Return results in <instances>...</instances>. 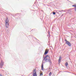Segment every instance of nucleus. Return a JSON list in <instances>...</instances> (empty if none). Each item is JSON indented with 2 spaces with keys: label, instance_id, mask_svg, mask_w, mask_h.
<instances>
[{
  "label": "nucleus",
  "instance_id": "15",
  "mask_svg": "<svg viewBox=\"0 0 76 76\" xmlns=\"http://www.w3.org/2000/svg\"><path fill=\"white\" fill-rule=\"evenodd\" d=\"M59 12H61V11H59Z\"/></svg>",
  "mask_w": 76,
  "mask_h": 76
},
{
  "label": "nucleus",
  "instance_id": "4",
  "mask_svg": "<svg viewBox=\"0 0 76 76\" xmlns=\"http://www.w3.org/2000/svg\"><path fill=\"white\" fill-rule=\"evenodd\" d=\"M65 41L66 42V43L67 45H68L69 47H70L71 46V43H70L69 42L67 41L66 39L65 40Z\"/></svg>",
  "mask_w": 76,
  "mask_h": 76
},
{
  "label": "nucleus",
  "instance_id": "6",
  "mask_svg": "<svg viewBox=\"0 0 76 76\" xmlns=\"http://www.w3.org/2000/svg\"><path fill=\"white\" fill-rule=\"evenodd\" d=\"M3 64H4L3 61H1V64H0L1 68H3Z\"/></svg>",
  "mask_w": 76,
  "mask_h": 76
},
{
  "label": "nucleus",
  "instance_id": "10",
  "mask_svg": "<svg viewBox=\"0 0 76 76\" xmlns=\"http://www.w3.org/2000/svg\"><path fill=\"white\" fill-rule=\"evenodd\" d=\"M68 11L69 13H70V12H72V10H68Z\"/></svg>",
  "mask_w": 76,
  "mask_h": 76
},
{
  "label": "nucleus",
  "instance_id": "18",
  "mask_svg": "<svg viewBox=\"0 0 76 76\" xmlns=\"http://www.w3.org/2000/svg\"><path fill=\"white\" fill-rule=\"evenodd\" d=\"M0 76H1V75L0 74Z\"/></svg>",
  "mask_w": 76,
  "mask_h": 76
},
{
  "label": "nucleus",
  "instance_id": "9",
  "mask_svg": "<svg viewBox=\"0 0 76 76\" xmlns=\"http://www.w3.org/2000/svg\"><path fill=\"white\" fill-rule=\"evenodd\" d=\"M65 65L66 67H67V65H68V63H67V62H66L65 63Z\"/></svg>",
  "mask_w": 76,
  "mask_h": 76
},
{
  "label": "nucleus",
  "instance_id": "13",
  "mask_svg": "<svg viewBox=\"0 0 76 76\" xmlns=\"http://www.w3.org/2000/svg\"><path fill=\"white\" fill-rule=\"evenodd\" d=\"M72 6L73 7H75L76 8V5H72Z\"/></svg>",
  "mask_w": 76,
  "mask_h": 76
},
{
  "label": "nucleus",
  "instance_id": "2",
  "mask_svg": "<svg viewBox=\"0 0 76 76\" xmlns=\"http://www.w3.org/2000/svg\"><path fill=\"white\" fill-rule=\"evenodd\" d=\"M6 24L5 26L7 28H8L9 26V20L7 18L6 19Z\"/></svg>",
  "mask_w": 76,
  "mask_h": 76
},
{
  "label": "nucleus",
  "instance_id": "11",
  "mask_svg": "<svg viewBox=\"0 0 76 76\" xmlns=\"http://www.w3.org/2000/svg\"><path fill=\"white\" fill-rule=\"evenodd\" d=\"M49 76H51V72H50L49 74Z\"/></svg>",
  "mask_w": 76,
  "mask_h": 76
},
{
  "label": "nucleus",
  "instance_id": "19",
  "mask_svg": "<svg viewBox=\"0 0 76 76\" xmlns=\"http://www.w3.org/2000/svg\"><path fill=\"white\" fill-rule=\"evenodd\" d=\"M61 11H63V10H61Z\"/></svg>",
  "mask_w": 76,
  "mask_h": 76
},
{
  "label": "nucleus",
  "instance_id": "1",
  "mask_svg": "<svg viewBox=\"0 0 76 76\" xmlns=\"http://www.w3.org/2000/svg\"><path fill=\"white\" fill-rule=\"evenodd\" d=\"M50 58V56H48V55H46V56L44 57V59H43V61H45V62H49L50 63V64L51 65V64H52V63L51 62V60L48 58Z\"/></svg>",
  "mask_w": 76,
  "mask_h": 76
},
{
  "label": "nucleus",
  "instance_id": "12",
  "mask_svg": "<svg viewBox=\"0 0 76 76\" xmlns=\"http://www.w3.org/2000/svg\"><path fill=\"white\" fill-rule=\"evenodd\" d=\"M40 76H43V74L42 73H40Z\"/></svg>",
  "mask_w": 76,
  "mask_h": 76
},
{
  "label": "nucleus",
  "instance_id": "20",
  "mask_svg": "<svg viewBox=\"0 0 76 76\" xmlns=\"http://www.w3.org/2000/svg\"><path fill=\"white\" fill-rule=\"evenodd\" d=\"M48 33H49V31H48Z\"/></svg>",
  "mask_w": 76,
  "mask_h": 76
},
{
  "label": "nucleus",
  "instance_id": "5",
  "mask_svg": "<svg viewBox=\"0 0 76 76\" xmlns=\"http://www.w3.org/2000/svg\"><path fill=\"white\" fill-rule=\"evenodd\" d=\"M49 51V50L47 49H46V50H45L44 55L43 56V58H44V55H46V54H47L48 53Z\"/></svg>",
  "mask_w": 76,
  "mask_h": 76
},
{
  "label": "nucleus",
  "instance_id": "14",
  "mask_svg": "<svg viewBox=\"0 0 76 76\" xmlns=\"http://www.w3.org/2000/svg\"><path fill=\"white\" fill-rule=\"evenodd\" d=\"M53 15H56V12H53Z\"/></svg>",
  "mask_w": 76,
  "mask_h": 76
},
{
  "label": "nucleus",
  "instance_id": "7",
  "mask_svg": "<svg viewBox=\"0 0 76 76\" xmlns=\"http://www.w3.org/2000/svg\"><path fill=\"white\" fill-rule=\"evenodd\" d=\"M61 56H59L58 61V62L59 63H60V62H61Z\"/></svg>",
  "mask_w": 76,
  "mask_h": 76
},
{
  "label": "nucleus",
  "instance_id": "3",
  "mask_svg": "<svg viewBox=\"0 0 76 76\" xmlns=\"http://www.w3.org/2000/svg\"><path fill=\"white\" fill-rule=\"evenodd\" d=\"M37 70L36 69H33V76H37Z\"/></svg>",
  "mask_w": 76,
  "mask_h": 76
},
{
  "label": "nucleus",
  "instance_id": "16",
  "mask_svg": "<svg viewBox=\"0 0 76 76\" xmlns=\"http://www.w3.org/2000/svg\"><path fill=\"white\" fill-rule=\"evenodd\" d=\"M63 16V14H62V15H61V16Z\"/></svg>",
  "mask_w": 76,
  "mask_h": 76
},
{
  "label": "nucleus",
  "instance_id": "17",
  "mask_svg": "<svg viewBox=\"0 0 76 76\" xmlns=\"http://www.w3.org/2000/svg\"><path fill=\"white\" fill-rule=\"evenodd\" d=\"M75 10H76V8H75Z\"/></svg>",
  "mask_w": 76,
  "mask_h": 76
},
{
  "label": "nucleus",
  "instance_id": "8",
  "mask_svg": "<svg viewBox=\"0 0 76 76\" xmlns=\"http://www.w3.org/2000/svg\"><path fill=\"white\" fill-rule=\"evenodd\" d=\"M42 69L43 70V71H44V65H43V64H42Z\"/></svg>",
  "mask_w": 76,
  "mask_h": 76
}]
</instances>
